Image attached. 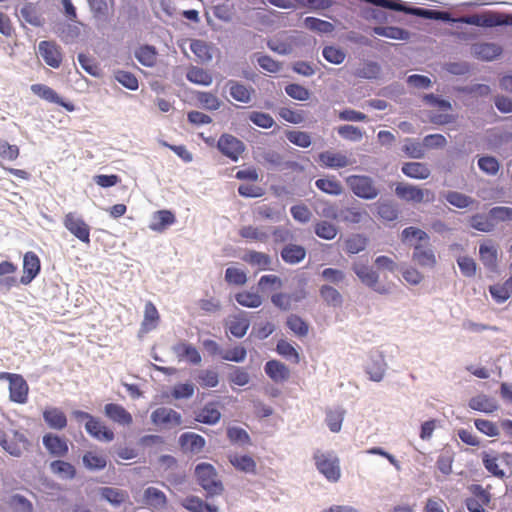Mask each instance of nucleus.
Returning <instances> with one entry per match:
<instances>
[{"mask_svg": "<svg viewBox=\"0 0 512 512\" xmlns=\"http://www.w3.org/2000/svg\"><path fill=\"white\" fill-rule=\"evenodd\" d=\"M28 390V384L21 375L13 377V380L9 383L10 400L20 404L26 403Z\"/></svg>", "mask_w": 512, "mask_h": 512, "instance_id": "obj_21", "label": "nucleus"}, {"mask_svg": "<svg viewBox=\"0 0 512 512\" xmlns=\"http://www.w3.org/2000/svg\"><path fill=\"white\" fill-rule=\"evenodd\" d=\"M338 233L337 227L327 221H320L315 225V234L325 240H332Z\"/></svg>", "mask_w": 512, "mask_h": 512, "instance_id": "obj_56", "label": "nucleus"}, {"mask_svg": "<svg viewBox=\"0 0 512 512\" xmlns=\"http://www.w3.org/2000/svg\"><path fill=\"white\" fill-rule=\"evenodd\" d=\"M51 471L62 479H72L75 476V468L72 464L56 460L50 464Z\"/></svg>", "mask_w": 512, "mask_h": 512, "instance_id": "obj_46", "label": "nucleus"}, {"mask_svg": "<svg viewBox=\"0 0 512 512\" xmlns=\"http://www.w3.org/2000/svg\"><path fill=\"white\" fill-rule=\"evenodd\" d=\"M250 326L248 313L237 310L229 316L228 328L231 334L237 338L243 337Z\"/></svg>", "mask_w": 512, "mask_h": 512, "instance_id": "obj_17", "label": "nucleus"}, {"mask_svg": "<svg viewBox=\"0 0 512 512\" xmlns=\"http://www.w3.org/2000/svg\"><path fill=\"white\" fill-rule=\"evenodd\" d=\"M375 207L378 216L385 221H394L398 217V210L391 201H378Z\"/></svg>", "mask_w": 512, "mask_h": 512, "instance_id": "obj_44", "label": "nucleus"}, {"mask_svg": "<svg viewBox=\"0 0 512 512\" xmlns=\"http://www.w3.org/2000/svg\"><path fill=\"white\" fill-rule=\"evenodd\" d=\"M175 222V216L168 210H160L154 213L149 228L153 231L162 232Z\"/></svg>", "mask_w": 512, "mask_h": 512, "instance_id": "obj_27", "label": "nucleus"}, {"mask_svg": "<svg viewBox=\"0 0 512 512\" xmlns=\"http://www.w3.org/2000/svg\"><path fill=\"white\" fill-rule=\"evenodd\" d=\"M346 183L357 197L365 200H373L380 194V189L369 176L351 175L346 178Z\"/></svg>", "mask_w": 512, "mask_h": 512, "instance_id": "obj_2", "label": "nucleus"}, {"mask_svg": "<svg viewBox=\"0 0 512 512\" xmlns=\"http://www.w3.org/2000/svg\"><path fill=\"white\" fill-rule=\"evenodd\" d=\"M323 215L328 218H333L351 224H358L369 217L366 210L357 207H347L337 210L333 206H329L324 209Z\"/></svg>", "mask_w": 512, "mask_h": 512, "instance_id": "obj_6", "label": "nucleus"}, {"mask_svg": "<svg viewBox=\"0 0 512 512\" xmlns=\"http://www.w3.org/2000/svg\"><path fill=\"white\" fill-rule=\"evenodd\" d=\"M38 54L52 68H59L62 63V53L55 42L41 41L38 45Z\"/></svg>", "mask_w": 512, "mask_h": 512, "instance_id": "obj_10", "label": "nucleus"}, {"mask_svg": "<svg viewBox=\"0 0 512 512\" xmlns=\"http://www.w3.org/2000/svg\"><path fill=\"white\" fill-rule=\"evenodd\" d=\"M190 49L202 62L209 61L212 59L210 48L204 41L193 40L190 44Z\"/></svg>", "mask_w": 512, "mask_h": 512, "instance_id": "obj_61", "label": "nucleus"}, {"mask_svg": "<svg viewBox=\"0 0 512 512\" xmlns=\"http://www.w3.org/2000/svg\"><path fill=\"white\" fill-rule=\"evenodd\" d=\"M40 272V259L34 252H27L23 259V276L21 283L29 284Z\"/></svg>", "mask_w": 512, "mask_h": 512, "instance_id": "obj_19", "label": "nucleus"}, {"mask_svg": "<svg viewBox=\"0 0 512 512\" xmlns=\"http://www.w3.org/2000/svg\"><path fill=\"white\" fill-rule=\"evenodd\" d=\"M63 224L81 242H90V227L81 216L74 212H69L65 215Z\"/></svg>", "mask_w": 512, "mask_h": 512, "instance_id": "obj_7", "label": "nucleus"}, {"mask_svg": "<svg viewBox=\"0 0 512 512\" xmlns=\"http://www.w3.org/2000/svg\"><path fill=\"white\" fill-rule=\"evenodd\" d=\"M319 294L324 303L330 307L338 308L343 304L341 293L330 285H322L319 289Z\"/></svg>", "mask_w": 512, "mask_h": 512, "instance_id": "obj_32", "label": "nucleus"}, {"mask_svg": "<svg viewBox=\"0 0 512 512\" xmlns=\"http://www.w3.org/2000/svg\"><path fill=\"white\" fill-rule=\"evenodd\" d=\"M395 194L398 198L414 203L433 202L435 194L429 189H421L408 183H398L395 188Z\"/></svg>", "mask_w": 512, "mask_h": 512, "instance_id": "obj_4", "label": "nucleus"}, {"mask_svg": "<svg viewBox=\"0 0 512 512\" xmlns=\"http://www.w3.org/2000/svg\"><path fill=\"white\" fill-rule=\"evenodd\" d=\"M182 505L191 512H217L215 507L204 503L195 496H190L184 499Z\"/></svg>", "mask_w": 512, "mask_h": 512, "instance_id": "obj_50", "label": "nucleus"}, {"mask_svg": "<svg viewBox=\"0 0 512 512\" xmlns=\"http://www.w3.org/2000/svg\"><path fill=\"white\" fill-rule=\"evenodd\" d=\"M43 418L47 425L55 430H62L67 425L66 415L56 407H49L44 410Z\"/></svg>", "mask_w": 512, "mask_h": 512, "instance_id": "obj_25", "label": "nucleus"}, {"mask_svg": "<svg viewBox=\"0 0 512 512\" xmlns=\"http://www.w3.org/2000/svg\"><path fill=\"white\" fill-rule=\"evenodd\" d=\"M401 171L409 178L424 180L427 179L431 171L425 163L421 162H407L404 163Z\"/></svg>", "mask_w": 512, "mask_h": 512, "instance_id": "obj_26", "label": "nucleus"}, {"mask_svg": "<svg viewBox=\"0 0 512 512\" xmlns=\"http://www.w3.org/2000/svg\"><path fill=\"white\" fill-rule=\"evenodd\" d=\"M83 463L90 470H101L106 467L107 461L103 455L87 452L83 456Z\"/></svg>", "mask_w": 512, "mask_h": 512, "instance_id": "obj_59", "label": "nucleus"}, {"mask_svg": "<svg viewBox=\"0 0 512 512\" xmlns=\"http://www.w3.org/2000/svg\"><path fill=\"white\" fill-rule=\"evenodd\" d=\"M244 150L245 146L242 141L236 139L233 136L226 135V157L237 161Z\"/></svg>", "mask_w": 512, "mask_h": 512, "instance_id": "obj_53", "label": "nucleus"}, {"mask_svg": "<svg viewBox=\"0 0 512 512\" xmlns=\"http://www.w3.org/2000/svg\"><path fill=\"white\" fill-rule=\"evenodd\" d=\"M195 476L199 484L209 494H216L221 491V482L218 480L215 469L211 464H198L195 467Z\"/></svg>", "mask_w": 512, "mask_h": 512, "instance_id": "obj_5", "label": "nucleus"}, {"mask_svg": "<svg viewBox=\"0 0 512 512\" xmlns=\"http://www.w3.org/2000/svg\"><path fill=\"white\" fill-rule=\"evenodd\" d=\"M229 92L233 99L242 103H249L255 90L251 86H246L235 81H229Z\"/></svg>", "mask_w": 512, "mask_h": 512, "instance_id": "obj_29", "label": "nucleus"}, {"mask_svg": "<svg viewBox=\"0 0 512 512\" xmlns=\"http://www.w3.org/2000/svg\"><path fill=\"white\" fill-rule=\"evenodd\" d=\"M101 497L114 506H119L128 497L127 493L118 488L104 487L101 489Z\"/></svg>", "mask_w": 512, "mask_h": 512, "instance_id": "obj_45", "label": "nucleus"}, {"mask_svg": "<svg viewBox=\"0 0 512 512\" xmlns=\"http://www.w3.org/2000/svg\"><path fill=\"white\" fill-rule=\"evenodd\" d=\"M255 159L259 163L268 165L271 168H277L283 162L282 156L274 150H260L256 153Z\"/></svg>", "mask_w": 512, "mask_h": 512, "instance_id": "obj_40", "label": "nucleus"}, {"mask_svg": "<svg viewBox=\"0 0 512 512\" xmlns=\"http://www.w3.org/2000/svg\"><path fill=\"white\" fill-rule=\"evenodd\" d=\"M305 27L309 30L316 31L322 34H328L334 31V25L328 21L321 20L315 17H307L304 20Z\"/></svg>", "mask_w": 512, "mask_h": 512, "instance_id": "obj_48", "label": "nucleus"}, {"mask_svg": "<svg viewBox=\"0 0 512 512\" xmlns=\"http://www.w3.org/2000/svg\"><path fill=\"white\" fill-rule=\"evenodd\" d=\"M45 448L55 457H62L68 452L67 442L57 435L47 434L43 437Z\"/></svg>", "mask_w": 512, "mask_h": 512, "instance_id": "obj_24", "label": "nucleus"}, {"mask_svg": "<svg viewBox=\"0 0 512 512\" xmlns=\"http://www.w3.org/2000/svg\"><path fill=\"white\" fill-rule=\"evenodd\" d=\"M243 260L252 266L258 267L260 270L268 269L272 263V259L268 254L258 251L246 253Z\"/></svg>", "mask_w": 512, "mask_h": 512, "instance_id": "obj_39", "label": "nucleus"}, {"mask_svg": "<svg viewBox=\"0 0 512 512\" xmlns=\"http://www.w3.org/2000/svg\"><path fill=\"white\" fill-rule=\"evenodd\" d=\"M158 319H159V314H158V311H157L155 305L152 302H147L145 304L142 328L145 331H150V330L154 329L156 327Z\"/></svg>", "mask_w": 512, "mask_h": 512, "instance_id": "obj_47", "label": "nucleus"}, {"mask_svg": "<svg viewBox=\"0 0 512 512\" xmlns=\"http://www.w3.org/2000/svg\"><path fill=\"white\" fill-rule=\"evenodd\" d=\"M458 22L469 24V25H475L480 27H495V26H502V23H505L503 21V15H499L496 13H486L482 15H470L461 17L457 20Z\"/></svg>", "mask_w": 512, "mask_h": 512, "instance_id": "obj_14", "label": "nucleus"}, {"mask_svg": "<svg viewBox=\"0 0 512 512\" xmlns=\"http://www.w3.org/2000/svg\"><path fill=\"white\" fill-rule=\"evenodd\" d=\"M380 73V66L375 62H367L355 71V75L364 79H375Z\"/></svg>", "mask_w": 512, "mask_h": 512, "instance_id": "obj_64", "label": "nucleus"}, {"mask_svg": "<svg viewBox=\"0 0 512 512\" xmlns=\"http://www.w3.org/2000/svg\"><path fill=\"white\" fill-rule=\"evenodd\" d=\"M226 437L232 446L246 450L253 445L252 438L243 427L229 425L226 427Z\"/></svg>", "mask_w": 512, "mask_h": 512, "instance_id": "obj_13", "label": "nucleus"}, {"mask_svg": "<svg viewBox=\"0 0 512 512\" xmlns=\"http://www.w3.org/2000/svg\"><path fill=\"white\" fill-rule=\"evenodd\" d=\"M479 258L482 264L494 272L498 267V247L491 241L484 242L479 246Z\"/></svg>", "mask_w": 512, "mask_h": 512, "instance_id": "obj_16", "label": "nucleus"}, {"mask_svg": "<svg viewBox=\"0 0 512 512\" xmlns=\"http://www.w3.org/2000/svg\"><path fill=\"white\" fill-rule=\"evenodd\" d=\"M145 503L153 508H162L167 503L166 495L163 491L155 487H148L144 491Z\"/></svg>", "mask_w": 512, "mask_h": 512, "instance_id": "obj_35", "label": "nucleus"}, {"mask_svg": "<svg viewBox=\"0 0 512 512\" xmlns=\"http://www.w3.org/2000/svg\"><path fill=\"white\" fill-rule=\"evenodd\" d=\"M352 270L365 286L371 288L376 293L386 295L390 292L388 287L379 283L378 272L365 263L360 261L354 262L352 264Z\"/></svg>", "mask_w": 512, "mask_h": 512, "instance_id": "obj_3", "label": "nucleus"}, {"mask_svg": "<svg viewBox=\"0 0 512 512\" xmlns=\"http://www.w3.org/2000/svg\"><path fill=\"white\" fill-rule=\"evenodd\" d=\"M85 429L90 436L101 442H111L115 438L114 432L94 416L85 423Z\"/></svg>", "mask_w": 512, "mask_h": 512, "instance_id": "obj_15", "label": "nucleus"}, {"mask_svg": "<svg viewBox=\"0 0 512 512\" xmlns=\"http://www.w3.org/2000/svg\"><path fill=\"white\" fill-rule=\"evenodd\" d=\"M134 54L136 59L144 66L152 67L156 63L157 52L153 46L143 45Z\"/></svg>", "mask_w": 512, "mask_h": 512, "instance_id": "obj_42", "label": "nucleus"}, {"mask_svg": "<svg viewBox=\"0 0 512 512\" xmlns=\"http://www.w3.org/2000/svg\"><path fill=\"white\" fill-rule=\"evenodd\" d=\"M173 351L180 358H185L192 364H199L201 362V356L198 350L188 343H179L173 347Z\"/></svg>", "mask_w": 512, "mask_h": 512, "instance_id": "obj_34", "label": "nucleus"}, {"mask_svg": "<svg viewBox=\"0 0 512 512\" xmlns=\"http://www.w3.org/2000/svg\"><path fill=\"white\" fill-rule=\"evenodd\" d=\"M240 235L250 241L266 243L270 236V229L265 227L245 226L241 228Z\"/></svg>", "mask_w": 512, "mask_h": 512, "instance_id": "obj_33", "label": "nucleus"}, {"mask_svg": "<svg viewBox=\"0 0 512 512\" xmlns=\"http://www.w3.org/2000/svg\"><path fill=\"white\" fill-rule=\"evenodd\" d=\"M387 370L385 356L381 352L372 353L366 363L365 371L369 379L374 382L383 380Z\"/></svg>", "mask_w": 512, "mask_h": 512, "instance_id": "obj_11", "label": "nucleus"}, {"mask_svg": "<svg viewBox=\"0 0 512 512\" xmlns=\"http://www.w3.org/2000/svg\"><path fill=\"white\" fill-rule=\"evenodd\" d=\"M403 151L407 156L413 159H421L424 157V149L423 145L413 139H405V143L403 145Z\"/></svg>", "mask_w": 512, "mask_h": 512, "instance_id": "obj_63", "label": "nucleus"}, {"mask_svg": "<svg viewBox=\"0 0 512 512\" xmlns=\"http://www.w3.org/2000/svg\"><path fill=\"white\" fill-rule=\"evenodd\" d=\"M264 371L267 376L276 383L284 382L290 377L289 368L278 360H270L266 362Z\"/></svg>", "mask_w": 512, "mask_h": 512, "instance_id": "obj_20", "label": "nucleus"}, {"mask_svg": "<svg viewBox=\"0 0 512 512\" xmlns=\"http://www.w3.org/2000/svg\"><path fill=\"white\" fill-rule=\"evenodd\" d=\"M276 351L286 359L293 360L294 363H299L300 357L297 350L286 340H279L276 346Z\"/></svg>", "mask_w": 512, "mask_h": 512, "instance_id": "obj_60", "label": "nucleus"}, {"mask_svg": "<svg viewBox=\"0 0 512 512\" xmlns=\"http://www.w3.org/2000/svg\"><path fill=\"white\" fill-rule=\"evenodd\" d=\"M229 462L238 471L255 474L256 473V462L247 454L230 453L228 455Z\"/></svg>", "mask_w": 512, "mask_h": 512, "instance_id": "obj_22", "label": "nucleus"}, {"mask_svg": "<svg viewBox=\"0 0 512 512\" xmlns=\"http://www.w3.org/2000/svg\"><path fill=\"white\" fill-rule=\"evenodd\" d=\"M288 328L297 336L304 337L308 334V324L297 315H290L287 319Z\"/></svg>", "mask_w": 512, "mask_h": 512, "instance_id": "obj_57", "label": "nucleus"}, {"mask_svg": "<svg viewBox=\"0 0 512 512\" xmlns=\"http://www.w3.org/2000/svg\"><path fill=\"white\" fill-rule=\"evenodd\" d=\"M471 51L475 57L491 61L501 54L502 49L495 43H477L472 46Z\"/></svg>", "mask_w": 512, "mask_h": 512, "instance_id": "obj_23", "label": "nucleus"}, {"mask_svg": "<svg viewBox=\"0 0 512 512\" xmlns=\"http://www.w3.org/2000/svg\"><path fill=\"white\" fill-rule=\"evenodd\" d=\"M469 407L473 410L492 413L497 409V405L494 400L486 395H478L470 399Z\"/></svg>", "mask_w": 512, "mask_h": 512, "instance_id": "obj_37", "label": "nucleus"}, {"mask_svg": "<svg viewBox=\"0 0 512 512\" xmlns=\"http://www.w3.org/2000/svg\"><path fill=\"white\" fill-rule=\"evenodd\" d=\"M316 187L330 195H340L343 191L339 181L330 178L318 179L315 182Z\"/></svg>", "mask_w": 512, "mask_h": 512, "instance_id": "obj_54", "label": "nucleus"}, {"mask_svg": "<svg viewBox=\"0 0 512 512\" xmlns=\"http://www.w3.org/2000/svg\"><path fill=\"white\" fill-rule=\"evenodd\" d=\"M104 414L114 423L121 426H129L133 422V417L123 406L116 403L106 404Z\"/></svg>", "mask_w": 512, "mask_h": 512, "instance_id": "obj_18", "label": "nucleus"}, {"mask_svg": "<svg viewBox=\"0 0 512 512\" xmlns=\"http://www.w3.org/2000/svg\"><path fill=\"white\" fill-rule=\"evenodd\" d=\"M314 460L318 471L330 482H337L341 476L340 461L332 451H317Z\"/></svg>", "mask_w": 512, "mask_h": 512, "instance_id": "obj_1", "label": "nucleus"}, {"mask_svg": "<svg viewBox=\"0 0 512 512\" xmlns=\"http://www.w3.org/2000/svg\"><path fill=\"white\" fill-rule=\"evenodd\" d=\"M373 32L376 35L395 39V40H408L409 39V32L399 28V27H393V26H377L373 28Z\"/></svg>", "mask_w": 512, "mask_h": 512, "instance_id": "obj_38", "label": "nucleus"}, {"mask_svg": "<svg viewBox=\"0 0 512 512\" xmlns=\"http://www.w3.org/2000/svg\"><path fill=\"white\" fill-rule=\"evenodd\" d=\"M489 292H490L492 298L497 303H504L505 301H507L509 299L511 289L507 285V281H505V283H503V284H495V285L490 286Z\"/></svg>", "mask_w": 512, "mask_h": 512, "instance_id": "obj_62", "label": "nucleus"}, {"mask_svg": "<svg viewBox=\"0 0 512 512\" xmlns=\"http://www.w3.org/2000/svg\"><path fill=\"white\" fill-rule=\"evenodd\" d=\"M306 256V250L301 245L288 244L281 251L284 262L295 265L300 263Z\"/></svg>", "mask_w": 512, "mask_h": 512, "instance_id": "obj_30", "label": "nucleus"}, {"mask_svg": "<svg viewBox=\"0 0 512 512\" xmlns=\"http://www.w3.org/2000/svg\"><path fill=\"white\" fill-rule=\"evenodd\" d=\"M151 421L157 426L170 428L181 424V415L171 408L160 407L152 412Z\"/></svg>", "mask_w": 512, "mask_h": 512, "instance_id": "obj_12", "label": "nucleus"}, {"mask_svg": "<svg viewBox=\"0 0 512 512\" xmlns=\"http://www.w3.org/2000/svg\"><path fill=\"white\" fill-rule=\"evenodd\" d=\"M226 374L232 384L244 386L249 382V374L243 368L233 365H226Z\"/></svg>", "mask_w": 512, "mask_h": 512, "instance_id": "obj_43", "label": "nucleus"}, {"mask_svg": "<svg viewBox=\"0 0 512 512\" xmlns=\"http://www.w3.org/2000/svg\"><path fill=\"white\" fill-rule=\"evenodd\" d=\"M429 240V235L417 227H406L401 232V241L403 243L409 244L412 247L415 243H427Z\"/></svg>", "mask_w": 512, "mask_h": 512, "instance_id": "obj_28", "label": "nucleus"}, {"mask_svg": "<svg viewBox=\"0 0 512 512\" xmlns=\"http://www.w3.org/2000/svg\"><path fill=\"white\" fill-rule=\"evenodd\" d=\"M31 91L41 97L42 99H45L51 103H60V97L59 95L50 87L44 85V84H33L31 86Z\"/></svg>", "mask_w": 512, "mask_h": 512, "instance_id": "obj_55", "label": "nucleus"}, {"mask_svg": "<svg viewBox=\"0 0 512 512\" xmlns=\"http://www.w3.org/2000/svg\"><path fill=\"white\" fill-rule=\"evenodd\" d=\"M179 442L184 450L190 451L192 453L200 452L205 445L204 438L192 432L182 434L180 436Z\"/></svg>", "mask_w": 512, "mask_h": 512, "instance_id": "obj_31", "label": "nucleus"}, {"mask_svg": "<svg viewBox=\"0 0 512 512\" xmlns=\"http://www.w3.org/2000/svg\"><path fill=\"white\" fill-rule=\"evenodd\" d=\"M412 261L422 268L433 269L437 265L435 252L429 242L413 245Z\"/></svg>", "mask_w": 512, "mask_h": 512, "instance_id": "obj_8", "label": "nucleus"}, {"mask_svg": "<svg viewBox=\"0 0 512 512\" xmlns=\"http://www.w3.org/2000/svg\"><path fill=\"white\" fill-rule=\"evenodd\" d=\"M318 161L321 166L330 169H340L351 166L356 163V160L347 156L339 151H324L318 156Z\"/></svg>", "mask_w": 512, "mask_h": 512, "instance_id": "obj_9", "label": "nucleus"}, {"mask_svg": "<svg viewBox=\"0 0 512 512\" xmlns=\"http://www.w3.org/2000/svg\"><path fill=\"white\" fill-rule=\"evenodd\" d=\"M238 304L248 308H257L262 304V297L253 292H240L235 295Z\"/></svg>", "mask_w": 512, "mask_h": 512, "instance_id": "obj_52", "label": "nucleus"}, {"mask_svg": "<svg viewBox=\"0 0 512 512\" xmlns=\"http://www.w3.org/2000/svg\"><path fill=\"white\" fill-rule=\"evenodd\" d=\"M186 77L190 82L199 85L207 86L212 83L211 75L199 67H191L188 70Z\"/></svg>", "mask_w": 512, "mask_h": 512, "instance_id": "obj_51", "label": "nucleus"}, {"mask_svg": "<svg viewBox=\"0 0 512 512\" xmlns=\"http://www.w3.org/2000/svg\"><path fill=\"white\" fill-rule=\"evenodd\" d=\"M322 56L329 63L339 65L344 62L346 53L340 47L334 45L325 46L322 50Z\"/></svg>", "mask_w": 512, "mask_h": 512, "instance_id": "obj_49", "label": "nucleus"}, {"mask_svg": "<svg viewBox=\"0 0 512 512\" xmlns=\"http://www.w3.org/2000/svg\"><path fill=\"white\" fill-rule=\"evenodd\" d=\"M445 199L449 204L461 209L467 208L473 203V199L471 197L456 191L447 192Z\"/></svg>", "mask_w": 512, "mask_h": 512, "instance_id": "obj_58", "label": "nucleus"}, {"mask_svg": "<svg viewBox=\"0 0 512 512\" xmlns=\"http://www.w3.org/2000/svg\"><path fill=\"white\" fill-rule=\"evenodd\" d=\"M368 240L361 234H353L344 242V249L349 254H357L365 250Z\"/></svg>", "mask_w": 512, "mask_h": 512, "instance_id": "obj_41", "label": "nucleus"}, {"mask_svg": "<svg viewBox=\"0 0 512 512\" xmlns=\"http://www.w3.org/2000/svg\"><path fill=\"white\" fill-rule=\"evenodd\" d=\"M345 416V410L341 407L330 409L326 412L325 422L329 430L333 433L340 432Z\"/></svg>", "mask_w": 512, "mask_h": 512, "instance_id": "obj_36", "label": "nucleus"}]
</instances>
